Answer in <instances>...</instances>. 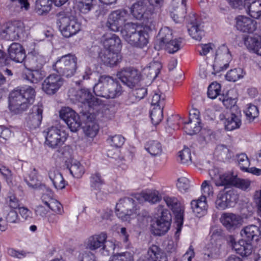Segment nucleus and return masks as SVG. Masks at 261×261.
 I'll return each mask as SVG.
<instances>
[{"label":"nucleus","instance_id":"obj_32","mask_svg":"<svg viewBox=\"0 0 261 261\" xmlns=\"http://www.w3.org/2000/svg\"><path fill=\"white\" fill-rule=\"evenodd\" d=\"M135 198L140 203L148 201L151 203H155L161 200L162 197L160 192L156 190L143 192L135 194Z\"/></svg>","mask_w":261,"mask_h":261},{"label":"nucleus","instance_id":"obj_56","mask_svg":"<svg viewBox=\"0 0 261 261\" xmlns=\"http://www.w3.org/2000/svg\"><path fill=\"white\" fill-rule=\"evenodd\" d=\"M181 163L189 165L192 163L191 151L189 148H184L178 153Z\"/></svg>","mask_w":261,"mask_h":261},{"label":"nucleus","instance_id":"obj_61","mask_svg":"<svg viewBox=\"0 0 261 261\" xmlns=\"http://www.w3.org/2000/svg\"><path fill=\"white\" fill-rule=\"evenodd\" d=\"M14 135V133L9 128L0 126V141L5 142Z\"/></svg>","mask_w":261,"mask_h":261},{"label":"nucleus","instance_id":"obj_53","mask_svg":"<svg viewBox=\"0 0 261 261\" xmlns=\"http://www.w3.org/2000/svg\"><path fill=\"white\" fill-rule=\"evenodd\" d=\"M221 85L217 82L212 83L208 87L207 95L211 99H214L219 95L221 91Z\"/></svg>","mask_w":261,"mask_h":261},{"label":"nucleus","instance_id":"obj_10","mask_svg":"<svg viewBox=\"0 0 261 261\" xmlns=\"http://www.w3.org/2000/svg\"><path fill=\"white\" fill-rule=\"evenodd\" d=\"M72 99L80 102L81 107L85 108V110L90 112L92 107L98 105L100 100L94 97L88 89L82 88L74 91Z\"/></svg>","mask_w":261,"mask_h":261},{"label":"nucleus","instance_id":"obj_16","mask_svg":"<svg viewBox=\"0 0 261 261\" xmlns=\"http://www.w3.org/2000/svg\"><path fill=\"white\" fill-rule=\"evenodd\" d=\"M171 219V215L168 210H162L161 215L152 224L153 233L155 235L162 236L166 233L170 228Z\"/></svg>","mask_w":261,"mask_h":261},{"label":"nucleus","instance_id":"obj_30","mask_svg":"<svg viewBox=\"0 0 261 261\" xmlns=\"http://www.w3.org/2000/svg\"><path fill=\"white\" fill-rule=\"evenodd\" d=\"M8 53L10 59L16 63H22L26 58L24 49L18 43L11 44L8 48Z\"/></svg>","mask_w":261,"mask_h":261},{"label":"nucleus","instance_id":"obj_19","mask_svg":"<svg viewBox=\"0 0 261 261\" xmlns=\"http://www.w3.org/2000/svg\"><path fill=\"white\" fill-rule=\"evenodd\" d=\"M187 27L189 35L192 38L200 40L204 35L203 25L194 13H190L186 18Z\"/></svg>","mask_w":261,"mask_h":261},{"label":"nucleus","instance_id":"obj_55","mask_svg":"<svg viewBox=\"0 0 261 261\" xmlns=\"http://www.w3.org/2000/svg\"><path fill=\"white\" fill-rule=\"evenodd\" d=\"M243 71L241 68H235L229 70L225 75L226 79L230 82H236L243 77Z\"/></svg>","mask_w":261,"mask_h":261},{"label":"nucleus","instance_id":"obj_9","mask_svg":"<svg viewBox=\"0 0 261 261\" xmlns=\"http://www.w3.org/2000/svg\"><path fill=\"white\" fill-rule=\"evenodd\" d=\"M231 60V55L228 47L225 44L220 46L216 53L215 62L213 66L214 71L212 73L216 74L227 69Z\"/></svg>","mask_w":261,"mask_h":261},{"label":"nucleus","instance_id":"obj_31","mask_svg":"<svg viewBox=\"0 0 261 261\" xmlns=\"http://www.w3.org/2000/svg\"><path fill=\"white\" fill-rule=\"evenodd\" d=\"M246 46L249 50L261 56V36L256 33L246 36Z\"/></svg>","mask_w":261,"mask_h":261},{"label":"nucleus","instance_id":"obj_2","mask_svg":"<svg viewBox=\"0 0 261 261\" xmlns=\"http://www.w3.org/2000/svg\"><path fill=\"white\" fill-rule=\"evenodd\" d=\"M35 97V90L31 86L17 87L9 94V109L14 114L21 113L33 103Z\"/></svg>","mask_w":261,"mask_h":261},{"label":"nucleus","instance_id":"obj_38","mask_svg":"<svg viewBox=\"0 0 261 261\" xmlns=\"http://www.w3.org/2000/svg\"><path fill=\"white\" fill-rule=\"evenodd\" d=\"M147 94V90L145 87L136 88L129 93L126 103L128 105L135 103L144 98Z\"/></svg>","mask_w":261,"mask_h":261},{"label":"nucleus","instance_id":"obj_14","mask_svg":"<svg viewBox=\"0 0 261 261\" xmlns=\"http://www.w3.org/2000/svg\"><path fill=\"white\" fill-rule=\"evenodd\" d=\"M117 77L130 88L136 87L141 81V75L139 70L134 67H126L119 71Z\"/></svg>","mask_w":261,"mask_h":261},{"label":"nucleus","instance_id":"obj_18","mask_svg":"<svg viewBox=\"0 0 261 261\" xmlns=\"http://www.w3.org/2000/svg\"><path fill=\"white\" fill-rule=\"evenodd\" d=\"M60 116L67 124L70 130L76 132L81 127L82 123L79 115L69 107L62 109Z\"/></svg>","mask_w":261,"mask_h":261},{"label":"nucleus","instance_id":"obj_33","mask_svg":"<svg viewBox=\"0 0 261 261\" xmlns=\"http://www.w3.org/2000/svg\"><path fill=\"white\" fill-rule=\"evenodd\" d=\"M147 8L146 0H138L130 8V12L136 19L141 20L148 14L146 12Z\"/></svg>","mask_w":261,"mask_h":261},{"label":"nucleus","instance_id":"obj_57","mask_svg":"<svg viewBox=\"0 0 261 261\" xmlns=\"http://www.w3.org/2000/svg\"><path fill=\"white\" fill-rule=\"evenodd\" d=\"M201 190L202 193L201 197H203L205 200L206 197L212 196L214 194L213 188L210 185V181L207 180H204L202 182L201 186Z\"/></svg>","mask_w":261,"mask_h":261},{"label":"nucleus","instance_id":"obj_4","mask_svg":"<svg viewBox=\"0 0 261 261\" xmlns=\"http://www.w3.org/2000/svg\"><path fill=\"white\" fill-rule=\"evenodd\" d=\"M57 16V24L64 37L69 38L76 34L81 30V23L71 12L61 11Z\"/></svg>","mask_w":261,"mask_h":261},{"label":"nucleus","instance_id":"obj_52","mask_svg":"<svg viewBox=\"0 0 261 261\" xmlns=\"http://www.w3.org/2000/svg\"><path fill=\"white\" fill-rule=\"evenodd\" d=\"M201 128V124H194V122L189 120L184 122V130L188 135H193L200 132Z\"/></svg>","mask_w":261,"mask_h":261},{"label":"nucleus","instance_id":"obj_12","mask_svg":"<svg viewBox=\"0 0 261 261\" xmlns=\"http://www.w3.org/2000/svg\"><path fill=\"white\" fill-rule=\"evenodd\" d=\"M135 200L130 197L120 199L116 205V214L122 220L127 221L133 214L137 213Z\"/></svg>","mask_w":261,"mask_h":261},{"label":"nucleus","instance_id":"obj_44","mask_svg":"<svg viewBox=\"0 0 261 261\" xmlns=\"http://www.w3.org/2000/svg\"><path fill=\"white\" fill-rule=\"evenodd\" d=\"M14 28L11 22L7 23L0 29V37L6 40H16Z\"/></svg>","mask_w":261,"mask_h":261},{"label":"nucleus","instance_id":"obj_63","mask_svg":"<svg viewBox=\"0 0 261 261\" xmlns=\"http://www.w3.org/2000/svg\"><path fill=\"white\" fill-rule=\"evenodd\" d=\"M176 185L181 192L185 193L187 191L190 187V181L188 178L182 177L178 179Z\"/></svg>","mask_w":261,"mask_h":261},{"label":"nucleus","instance_id":"obj_7","mask_svg":"<svg viewBox=\"0 0 261 261\" xmlns=\"http://www.w3.org/2000/svg\"><path fill=\"white\" fill-rule=\"evenodd\" d=\"M107 236L105 232L90 237L86 243V248L90 250L100 248L101 253L108 256L115 249V245L111 241H107Z\"/></svg>","mask_w":261,"mask_h":261},{"label":"nucleus","instance_id":"obj_64","mask_svg":"<svg viewBox=\"0 0 261 261\" xmlns=\"http://www.w3.org/2000/svg\"><path fill=\"white\" fill-rule=\"evenodd\" d=\"M124 142L125 138L120 135L112 136L110 139V143L111 145L116 148L121 147Z\"/></svg>","mask_w":261,"mask_h":261},{"label":"nucleus","instance_id":"obj_22","mask_svg":"<svg viewBox=\"0 0 261 261\" xmlns=\"http://www.w3.org/2000/svg\"><path fill=\"white\" fill-rule=\"evenodd\" d=\"M64 82V79L59 74H51L44 80L42 90L47 94L53 95L62 86Z\"/></svg>","mask_w":261,"mask_h":261},{"label":"nucleus","instance_id":"obj_1","mask_svg":"<svg viewBox=\"0 0 261 261\" xmlns=\"http://www.w3.org/2000/svg\"><path fill=\"white\" fill-rule=\"evenodd\" d=\"M246 259L258 261L261 257V248L258 246L261 221L254 217H246Z\"/></svg>","mask_w":261,"mask_h":261},{"label":"nucleus","instance_id":"obj_28","mask_svg":"<svg viewBox=\"0 0 261 261\" xmlns=\"http://www.w3.org/2000/svg\"><path fill=\"white\" fill-rule=\"evenodd\" d=\"M138 261H167L166 254L156 245L150 247L147 256H141Z\"/></svg>","mask_w":261,"mask_h":261},{"label":"nucleus","instance_id":"obj_51","mask_svg":"<svg viewBox=\"0 0 261 261\" xmlns=\"http://www.w3.org/2000/svg\"><path fill=\"white\" fill-rule=\"evenodd\" d=\"M219 99L222 101L224 106L229 110H227L228 112H235L239 111L238 107L236 105L237 100L235 98L224 96V95L221 96Z\"/></svg>","mask_w":261,"mask_h":261},{"label":"nucleus","instance_id":"obj_50","mask_svg":"<svg viewBox=\"0 0 261 261\" xmlns=\"http://www.w3.org/2000/svg\"><path fill=\"white\" fill-rule=\"evenodd\" d=\"M69 171L72 175L75 178L81 177L85 173L84 166L77 161L71 162Z\"/></svg>","mask_w":261,"mask_h":261},{"label":"nucleus","instance_id":"obj_36","mask_svg":"<svg viewBox=\"0 0 261 261\" xmlns=\"http://www.w3.org/2000/svg\"><path fill=\"white\" fill-rule=\"evenodd\" d=\"M247 7V14L254 19H257L261 16V0H246Z\"/></svg>","mask_w":261,"mask_h":261},{"label":"nucleus","instance_id":"obj_15","mask_svg":"<svg viewBox=\"0 0 261 261\" xmlns=\"http://www.w3.org/2000/svg\"><path fill=\"white\" fill-rule=\"evenodd\" d=\"M163 199L167 206L170 208L175 215V223L177 226L176 234L181 231L183 225L184 207L181 205L178 200L174 197L166 196Z\"/></svg>","mask_w":261,"mask_h":261},{"label":"nucleus","instance_id":"obj_49","mask_svg":"<svg viewBox=\"0 0 261 261\" xmlns=\"http://www.w3.org/2000/svg\"><path fill=\"white\" fill-rule=\"evenodd\" d=\"M161 68V64L158 62L150 63L149 66L145 67L143 71L145 74H148V76L150 79L154 80L155 79L160 72Z\"/></svg>","mask_w":261,"mask_h":261},{"label":"nucleus","instance_id":"obj_17","mask_svg":"<svg viewBox=\"0 0 261 261\" xmlns=\"http://www.w3.org/2000/svg\"><path fill=\"white\" fill-rule=\"evenodd\" d=\"M128 15L127 11L124 9L114 11L109 15L106 26L112 31H118L126 21Z\"/></svg>","mask_w":261,"mask_h":261},{"label":"nucleus","instance_id":"obj_35","mask_svg":"<svg viewBox=\"0 0 261 261\" xmlns=\"http://www.w3.org/2000/svg\"><path fill=\"white\" fill-rule=\"evenodd\" d=\"M191 206L193 213L198 217H201L206 213L207 204L203 197H200L196 200H192Z\"/></svg>","mask_w":261,"mask_h":261},{"label":"nucleus","instance_id":"obj_60","mask_svg":"<svg viewBox=\"0 0 261 261\" xmlns=\"http://www.w3.org/2000/svg\"><path fill=\"white\" fill-rule=\"evenodd\" d=\"M11 23L14 28V31H15L16 39V40L18 39L24 31V24L22 21L19 20L14 21Z\"/></svg>","mask_w":261,"mask_h":261},{"label":"nucleus","instance_id":"obj_45","mask_svg":"<svg viewBox=\"0 0 261 261\" xmlns=\"http://www.w3.org/2000/svg\"><path fill=\"white\" fill-rule=\"evenodd\" d=\"M158 37L159 46L161 47L173 39L172 30L167 27L162 28L158 34Z\"/></svg>","mask_w":261,"mask_h":261},{"label":"nucleus","instance_id":"obj_41","mask_svg":"<svg viewBox=\"0 0 261 261\" xmlns=\"http://www.w3.org/2000/svg\"><path fill=\"white\" fill-rule=\"evenodd\" d=\"M227 242L237 254L243 257L245 256V240L241 239L237 242L234 238L230 235L228 237Z\"/></svg>","mask_w":261,"mask_h":261},{"label":"nucleus","instance_id":"obj_34","mask_svg":"<svg viewBox=\"0 0 261 261\" xmlns=\"http://www.w3.org/2000/svg\"><path fill=\"white\" fill-rule=\"evenodd\" d=\"M44 71L39 69L27 68L22 73L23 79L27 80L32 83H38L41 81L45 77Z\"/></svg>","mask_w":261,"mask_h":261},{"label":"nucleus","instance_id":"obj_27","mask_svg":"<svg viewBox=\"0 0 261 261\" xmlns=\"http://www.w3.org/2000/svg\"><path fill=\"white\" fill-rule=\"evenodd\" d=\"M118 52L104 50L99 53V58L103 64L112 67L117 65L121 60V56Z\"/></svg>","mask_w":261,"mask_h":261},{"label":"nucleus","instance_id":"obj_23","mask_svg":"<svg viewBox=\"0 0 261 261\" xmlns=\"http://www.w3.org/2000/svg\"><path fill=\"white\" fill-rule=\"evenodd\" d=\"M80 113L82 114L85 121L83 129L86 135L90 138L94 137L97 135L99 129L98 124L94 121L95 120V115L83 109L80 111Z\"/></svg>","mask_w":261,"mask_h":261},{"label":"nucleus","instance_id":"obj_58","mask_svg":"<svg viewBox=\"0 0 261 261\" xmlns=\"http://www.w3.org/2000/svg\"><path fill=\"white\" fill-rule=\"evenodd\" d=\"M109 261H133L132 254L128 252L113 255Z\"/></svg>","mask_w":261,"mask_h":261},{"label":"nucleus","instance_id":"obj_20","mask_svg":"<svg viewBox=\"0 0 261 261\" xmlns=\"http://www.w3.org/2000/svg\"><path fill=\"white\" fill-rule=\"evenodd\" d=\"M219 118L223 122L226 130L231 131L238 128L241 125L240 111H224L219 115Z\"/></svg>","mask_w":261,"mask_h":261},{"label":"nucleus","instance_id":"obj_48","mask_svg":"<svg viewBox=\"0 0 261 261\" xmlns=\"http://www.w3.org/2000/svg\"><path fill=\"white\" fill-rule=\"evenodd\" d=\"M146 150L153 156L160 155L162 151L161 143L157 141H149L145 145Z\"/></svg>","mask_w":261,"mask_h":261},{"label":"nucleus","instance_id":"obj_37","mask_svg":"<svg viewBox=\"0 0 261 261\" xmlns=\"http://www.w3.org/2000/svg\"><path fill=\"white\" fill-rule=\"evenodd\" d=\"M221 241H211L207 245V250L204 254L205 259H215L217 258L220 253Z\"/></svg>","mask_w":261,"mask_h":261},{"label":"nucleus","instance_id":"obj_29","mask_svg":"<svg viewBox=\"0 0 261 261\" xmlns=\"http://www.w3.org/2000/svg\"><path fill=\"white\" fill-rule=\"evenodd\" d=\"M187 0H173L172 5L174 11L171 16L176 22H179L182 20L186 13Z\"/></svg>","mask_w":261,"mask_h":261},{"label":"nucleus","instance_id":"obj_21","mask_svg":"<svg viewBox=\"0 0 261 261\" xmlns=\"http://www.w3.org/2000/svg\"><path fill=\"white\" fill-rule=\"evenodd\" d=\"M216 186H234L235 187L245 189V180L241 179L233 173L228 172L219 176V179L215 181Z\"/></svg>","mask_w":261,"mask_h":261},{"label":"nucleus","instance_id":"obj_47","mask_svg":"<svg viewBox=\"0 0 261 261\" xmlns=\"http://www.w3.org/2000/svg\"><path fill=\"white\" fill-rule=\"evenodd\" d=\"M104 184V180L100 173L95 172L90 177V185L92 191H99Z\"/></svg>","mask_w":261,"mask_h":261},{"label":"nucleus","instance_id":"obj_46","mask_svg":"<svg viewBox=\"0 0 261 261\" xmlns=\"http://www.w3.org/2000/svg\"><path fill=\"white\" fill-rule=\"evenodd\" d=\"M182 39L180 38L172 39L160 48H164L169 54H174L181 48Z\"/></svg>","mask_w":261,"mask_h":261},{"label":"nucleus","instance_id":"obj_3","mask_svg":"<svg viewBox=\"0 0 261 261\" xmlns=\"http://www.w3.org/2000/svg\"><path fill=\"white\" fill-rule=\"evenodd\" d=\"M93 92L97 96L113 99L121 95L123 90L117 79L109 75H102L99 76L97 83L95 84Z\"/></svg>","mask_w":261,"mask_h":261},{"label":"nucleus","instance_id":"obj_11","mask_svg":"<svg viewBox=\"0 0 261 261\" xmlns=\"http://www.w3.org/2000/svg\"><path fill=\"white\" fill-rule=\"evenodd\" d=\"M238 199V196L233 190H226V188H225L218 193L215 206L219 210H224L233 206Z\"/></svg>","mask_w":261,"mask_h":261},{"label":"nucleus","instance_id":"obj_40","mask_svg":"<svg viewBox=\"0 0 261 261\" xmlns=\"http://www.w3.org/2000/svg\"><path fill=\"white\" fill-rule=\"evenodd\" d=\"M48 176L56 189L62 190L65 187V181L62 175L58 170H51L48 173Z\"/></svg>","mask_w":261,"mask_h":261},{"label":"nucleus","instance_id":"obj_54","mask_svg":"<svg viewBox=\"0 0 261 261\" xmlns=\"http://www.w3.org/2000/svg\"><path fill=\"white\" fill-rule=\"evenodd\" d=\"M77 7L81 13L87 14L93 7V0H79Z\"/></svg>","mask_w":261,"mask_h":261},{"label":"nucleus","instance_id":"obj_13","mask_svg":"<svg viewBox=\"0 0 261 261\" xmlns=\"http://www.w3.org/2000/svg\"><path fill=\"white\" fill-rule=\"evenodd\" d=\"M165 95L158 90L154 92L152 96L151 105L156 106L150 113V118L154 125L158 124L163 118V108L165 106Z\"/></svg>","mask_w":261,"mask_h":261},{"label":"nucleus","instance_id":"obj_39","mask_svg":"<svg viewBox=\"0 0 261 261\" xmlns=\"http://www.w3.org/2000/svg\"><path fill=\"white\" fill-rule=\"evenodd\" d=\"M25 62L28 63V65L31 69H41L46 61L43 56L38 53H35L30 55Z\"/></svg>","mask_w":261,"mask_h":261},{"label":"nucleus","instance_id":"obj_42","mask_svg":"<svg viewBox=\"0 0 261 261\" xmlns=\"http://www.w3.org/2000/svg\"><path fill=\"white\" fill-rule=\"evenodd\" d=\"M37 171L35 168L32 169L28 176L24 178V181L28 186L34 189H40L44 186L37 179Z\"/></svg>","mask_w":261,"mask_h":261},{"label":"nucleus","instance_id":"obj_62","mask_svg":"<svg viewBox=\"0 0 261 261\" xmlns=\"http://www.w3.org/2000/svg\"><path fill=\"white\" fill-rule=\"evenodd\" d=\"M143 24L144 28L149 31H152L155 29L156 22L151 16L149 17L146 15L143 18Z\"/></svg>","mask_w":261,"mask_h":261},{"label":"nucleus","instance_id":"obj_5","mask_svg":"<svg viewBox=\"0 0 261 261\" xmlns=\"http://www.w3.org/2000/svg\"><path fill=\"white\" fill-rule=\"evenodd\" d=\"M123 38L132 46L142 48L147 45V34L142 30H139L137 25L133 23H127L121 30Z\"/></svg>","mask_w":261,"mask_h":261},{"label":"nucleus","instance_id":"obj_26","mask_svg":"<svg viewBox=\"0 0 261 261\" xmlns=\"http://www.w3.org/2000/svg\"><path fill=\"white\" fill-rule=\"evenodd\" d=\"M105 50L119 51L121 48V40L115 34H106L101 38Z\"/></svg>","mask_w":261,"mask_h":261},{"label":"nucleus","instance_id":"obj_24","mask_svg":"<svg viewBox=\"0 0 261 261\" xmlns=\"http://www.w3.org/2000/svg\"><path fill=\"white\" fill-rule=\"evenodd\" d=\"M43 107L41 105L34 106L30 110L27 117V126L31 129L38 128L42 120Z\"/></svg>","mask_w":261,"mask_h":261},{"label":"nucleus","instance_id":"obj_59","mask_svg":"<svg viewBox=\"0 0 261 261\" xmlns=\"http://www.w3.org/2000/svg\"><path fill=\"white\" fill-rule=\"evenodd\" d=\"M258 115V110L255 105L249 104L246 111V118L250 122L253 121Z\"/></svg>","mask_w":261,"mask_h":261},{"label":"nucleus","instance_id":"obj_25","mask_svg":"<svg viewBox=\"0 0 261 261\" xmlns=\"http://www.w3.org/2000/svg\"><path fill=\"white\" fill-rule=\"evenodd\" d=\"M222 225L228 230H231L239 227L243 222V218L232 213H223L220 218Z\"/></svg>","mask_w":261,"mask_h":261},{"label":"nucleus","instance_id":"obj_6","mask_svg":"<svg viewBox=\"0 0 261 261\" xmlns=\"http://www.w3.org/2000/svg\"><path fill=\"white\" fill-rule=\"evenodd\" d=\"M77 61L74 55L68 54L58 59L53 65V68L60 75L70 77L74 75L77 69Z\"/></svg>","mask_w":261,"mask_h":261},{"label":"nucleus","instance_id":"obj_43","mask_svg":"<svg viewBox=\"0 0 261 261\" xmlns=\"http://www.w3.org/2000/svg\"><path fill=\"white\" fill-rule=\"evenodd\" d=\"M52 0H36V10L39 15L47 14L51 10Z\"/></svg>","mask_w":261,"mask_h":261},{"label":"nucleus","instance_id":"obj_8","mask_svg":"<svg viewBox=\"0 0 261 261\" xmlns=\"http://www.w3.org/2000/svg\"><path fill=\"white\" fill-rule=\"evenodd\" d=\"M43 133L45 137V144L53 149L60 148L64 143L68 136L65 131L56 126L47 128L44 130Z\"/></svg>","mask_w":261,"mask_h":261}]
</instances>
